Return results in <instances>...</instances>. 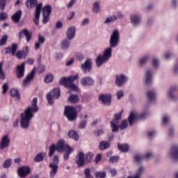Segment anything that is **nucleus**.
Segmentation results:
<instances>
[{"mask_svg":"<svg viewBox=\"0 0 178 178\" xmlns=\"http://www.w3.org/2000/svg\"><path fill=\"white\" fill-rule=\"evenodd\" d=\"M120 35L118 30H114L110 37V47L107 48L103 53V56H98L96 59V65L97 67L102 66L109 60L112 56V48H116L120 42Z\"/></svg>","mask_w":178,"mask_h":178,"instance_id":"nucleus-1","label":"nucleus"},{"mask_svg":"<svg viewBox=\"0 0 178 178\" xmlns=\"http://www.w3.org/2000/svg\"><path fill=\"white\" fill-rule=\"evenodd\" d=\"M38 112V106H37V97L33 98L31 106L25 110L24 113H21V127L22 129H29L30 120L34 116L33 113Z\"/></svg>","mask_w":178,"mask_h":178,"instance_id":"nucleus-2","label":"nucleus"},{"mask_svg":"<svg viewBox=\"0 0 178 178\" xmlns=\"http://www.w3.org/2000/svg\"><path fill=\"white\" fill-rule=\"evenodd\" d=\"M77 79H79V74L70 76L68 78L63 77L60 78L59 83L61 86H64L65 88H70V90L77 91L79 88L77 86H76V85L73 84V81H74V80H77Z\"/></svg>","mask_w":178,"mask_h":178,"instance_id":"nucleus-3","label":"nucleus"},{"mask_svg":"<svg viewBox=\"0 0 178 178\" xmlns=\"http://www.w3.org/2000/svg\"><path fill=\"white\" fill-rule=\"evenodd\" d=\"M64 115L70 122H73V120H75L76 118H77L76 108L70 106H67L65 107Z\"/></svg>","mask_w":178,"mask_h":178,"instance_id":"nucleus-4","label":"nucleus"},{"mask_svg":"<svg viewBox=\"0 0 178 178\" xmlns=\"http://www.w3.org/2000/svg\"><path fill=\"white\" fill-rule=\"evenodd\" d=\"M60 97V90L59 88H54L47 95V99L49 105H54V98L58 99Z\"/></svg>","mask_w":178,"mask_h":178,"instance_id":"nucleus-5","label":"nucleus"},{"mask_svg":"<svg viewBox=\"0 0 178 178\" xmlns=\"http://www.w3.org/2000/svg\"><path fill=\"white\" fill-rule=\"evenodd\" d=\"M52 10V7L50 5L45 6L43 9V19L42 23L43 24H47V22H49V15H51V12Z\"/></svg>","mask_w":178,"mask_h":178,"instance_id":"nucleus-6","label":"nucleus"},{"mask_svg":"<svg viewBox=\"0 0 178 178\" xmlns=\"http://www.w3.org/2000/svg\"><path fill=\"white\" fill-rule=\"evenodd\" d=\"M26 67V63H22L20 65H17L15 69V74L17 79H22L24 76V69Z\"/></svg>","mask_w":178,"mask_h":178,"instance_id":"nucleus-7","label":"nucleus"},{"mask_svg":"<svg viewBox=\"0 0 178 178\" xmlns=\"http://www.w3.org/2000/svg\"><path fill=\"white\" fill-rule=\"evenodd\" d=\"M10 144V139L9 136H4L2 137L0 141V149H5V148H8Z\"/></svg>","mask_w":178,"mask_h":178,"instance_id":"nucleus-8","label":"nucleus"},{"mask_svg":"<svg viewBox=\"0 0 178 178\" xmlns=\"http://www.w3.org/2000/svg\"><path fill=\"white\" fill-rule=\"evenodd\" d=\"M41 9H42V3H39L36 6L35 8V19H33V22L36 26H38V22L40 20V15L41 13Z\"/></svg>","mask_w":178,"mask_h":178,"instance_id":"nucleus-9","label":"nucleus"},{"mask_svg":"<svg viewBox=\"0 0 178 178\" xmlns=\"http://www.w3.org/2000/svg\"><path fill=\"white\" fill-rule=\"evenodd\" d=\"M81 84L83 86V87H87L90 86H93L94 85V79L90 76H85L83 77L81 79Z\"/></svg>","mask_w":178,"mask_h":178,"instance_id":"nucleus-10","label":"nucleus"},{"mask_svg":"<svg viewBox=\"0 0 178 178\" xmlns=\"http://www.w3.org/2000/svg\"><path fill=\"white\" fill-rule=\"evenodd\" d=\"M34 73H35V70H32L30 74H29L24 79L22 86L23 87H26L30 84V81L34 79Z\"/></svg>","mask_w":178,"mask_h":178,"instance_id":"nucleus-11","label":"nucleus"},{"mask_svg":"<svg viewBox=\"0 0 178 178\" xmlns=\"http://www.w3.org/2000/svg\"><path fill=\"white\" fill-rule=\"evenodd\" d=\"M92 62H91V59L86 60L83 64H81V69H83L85 73L88 72H91L92 69Z\"/></svg>","mask_w":178,"mask_h":178,"instance_id":"nucleus-12","label":"nucleus"},{"mask_svg":"<svg viewBox=\"0 0 178 178\" xmlns=\"http://www.w3.org/2000/svg\"><path fill=\"white\" fill-rule=\"evenodd\" d=\"M69 145H67L65 144V140H60L57 143V145H56V149L58 152H63V151L67 150V147Z\"/></svg>","mask_w":178,"mask_h":178,"instance_id":"nucleus-13","label":"nucleus"},{"mask_svg":"<svg viewBox=\"0 0 178 178\" xmlns=\"http://www.w3.org/2000/svg\"><path fill=\"white\" fill-rule=\"evenodd\" d=\"M112 96L111 95H102L99 97V99L102 101L104 105H111V99Z\"/></svg>","mask_w":178,"mask_h":178,"instance_id":"nucleus-14","label":"nucleus"},{"mask_svg":"<svg viewBox=\"0 0 178 178\" xmlns=\"http://www.w3.org/2000/svg\"><path fill=\"white\" fill-rule=\"evenodd\" d=\"M30 168L29 167H21L18 169V175L19 177L24 178L26 176L29 175Z\"/></svg>","mask_w":178,"mask_h":178,"instance_id":"nucleus-15","label":"nucleus"},{"mask_svg":"<svg viewBox=\"0 0 178 178\" xmlns=\"http://www.w3.org/2000/svg\"><path fill=\"white\" fill-rule=\"evenodd\" d=\"M66 35L68 40H73L76 35V27H70L66 31Z\"/></svg>","mask_w":178,"mask_h":178,"instance_id":"nucleus-16","label":"nucleus"},{"mask_svg":"<svg viewBox=\"0 0 178 178\" xmlns=\"http://www.w3.org/2000/svg\"><path fill=\"white\" fill-rule=\"evenodd\" d=\"M124 83H126V76L124 74H120L116 76L115 84L118 86V87H122Z\"/></svg>","mask_w":178,"mask_h":178,"instance_id":"nucleus-17","label":"nucleus"},{"mask_svg":"<svg viewBox=\"0 0 178 178\" xmlns=\"http://www.w3.org/2000/svg\"><path fill=\"white\" fill-rule=\"evenodd\" d=\"M76 163L78 166H83L84 165V153L80 152L76 157Z\"/></svg>","mask_w":178,"mask_h":178,"instance_id":"nucleus-18","label":"nucleus"},{"mask_svg":"<svg viewBox=\"0 0 178 178\" xmlns=\"http://www.w3.org/2000/svg\"><path fill=\"white\" fill-rule=\"evenodd\" d=\"M16 51H17V44L16 43H13L11 47L6 48V54H11L13 56L16 54Z\"/></svg>","mask_w":178,"mask_h":178,"instance_id":"nucleus-19","label":"nucleus"},{"mask_svg":"<svg viewBox=\"0 0 178 178\" xmlns=\"http://www.w3.org/2000/svg\"><path fill=\"white\" fill-rule=\"evenodd\" d=\"M22 15H23L22 10H19L13 14V15L11 17V19L14 23H19V22H20V19H22Z\"/></svg>","mask_w":178,"mask_h":178,"instance_id":"nucleus-20","label":"nucleus"},{"mask_svg":"<svg viewBox=\"0 0 178 178\" xmlns=\"http://www.w3.org/2000/svg\"><path fill=\"white\" fill-rule=\"evenodd\" d=\"M152 157V153L147 152L145 156H140V155H136L135 156V161L136 163H140V161H143L144 158L147 160L149 159V158Z\"/></svg>","mask_w":178,"mask_h":178,"instance_id":"nucleus-21","label":"nucleus"},{"mask_svg":"<svg viewBox=\"0 0 178 178\" xmlns=\"http://www.w3.org/2000/svg\"><path fill=\"white\" fill-rule=\"evenodd\" d=\"M49 168H50L51 169L50 171V177H54L55 175H56V173H58V169L59 167L56 164L50 163L49 165Z\"/></svg>","mask_w":178,"mask_h":178,"instance_id":"nucleus-22","label":"nucleus"},{"mask_svg":"<svg viewBox=\"0 0 178 178\" xmlns=\"http://www.w3.org/2000/svg\"><path fill=\"white\" fill-rule=\"evenodd\" d=\"M23 34L25 35L26 40L29 42L31 40V33L27 31V29H23L22 31L19 32V38L22 40L23 38Z\"/></svg>","mask_w":178,"mask_h":178,"instance_id":"nucleus-23","label":"nucleus"},{"mask_svg":"<svg viewBox=\"0 0 178 178\" xmlns=\"http://www.w3.org/2000/svg\"><path fill=\"white\" fill-rule=\"evenodd\" d=\"M29 54V47H26L25 50L18 51L16 54V56L18 59H23L26 58V55Z\"/></svg>","mask_w":178,"mask_h":178,"instance_id":"nucleus-24","label":"nucleus"},{"mask_svg":"<svg viewBox=\"0 0 178 178\" xmlns=\"http://www.w3.org/2000/svg\"><path fill=\"white\" fill-rule=\"evenodd\" d=\"M170 155L172 156L173 159L175 161H178V146L174 145L172 147V152L170 153Z\"/></svg>","mask_w":178,"mask_h":178,"instance_id":"nucleus-25","label":"nucleus"},{"mask_svg":"<svg viewBox=\"0 0 178 178\" xmlns=\"http://www.w3.org/2000/svg\"><path fill=\"white\" fill-rule=\"evenodd\" d=\"M93 7H92V12L93 13H99L101 12V7L99 5H101V1H96L95 3H93Z\"/></svg>","mask_w":178,"mask_h":178,"instance_id":"nucleus-26","label":"nucleus"},{"mask_svg":"<svg viewBox=\"0 0 178 178\" xmlns=\"http://www.w3.org/2000/svg\"><path fill=\"white\" fill-rule=\"evenodd\" d=\"M148 113H142L140 115L137 113V112H134V122L137 121V120H144L147 118Z\"/></svg>","mask_w":178,"mask_h":178,"instance_id":"nucleus-27","label":"nucleus"},{"mask_svg":"<svg viewBox=\"0 0 178 178\" xmlns=\"http://www.w3.org/2000/svg\"><path fill=\"white\" fill-rule=\"evenodd\" d=\"M38 1L37 0H27L26 2V7L28 9H31L35 8V6H38Z\"/></svg>","mask_w":178,"mask_h":178,"instance_id":"nucleus-28","label":"nucleus"},{"mask_svg":"<svg viewBox=\"0 0 178 178\" xmlns=\"http://www.w3.org/2000/svg\"><path fill=\"white\" fill-rule=\"evenodd\" d=\"M109 147H111V144L108 141H102L99 144V149H100V151L108 149Z\"/></svg>","mask_w":178,"mask_h":178,"instance_id":"nucleus-29","label":"nucleus"},{"mask_svg":"<svg viewBox=\"0 0 178 178\" xmlns=\"http://www.w3.org/2000/svg\"><path fill=\"white\" fill-rule=\"evenodd\" d=\"M68 101L70 104H77L80 101V97L77 95H71L68 97Z\"/></svg>","mask_w":178,"mask_h":178,"instance_id":"nucleus-30","label":"nucleus"},{"mask_svg":"<svg viewBox=\"0 0 178 178\" xmlns=\"http://www.w3.org/2000/svg\"><path fill=\"white\" fill-rule=\"evenodd\" d=\"M178 90V87L175 86L170 88V90H169V98L172 100V101H176L177 99L175 98V97L173 96V92Z\"/></svg>","mask_w":178,"mask_h":178,"instance_id":"nucleus-31","label":"nucleus"},{"mask_svg":"<svg viewBox=\"0 0 178 178\" xmlns=\"http://www.w3.org/2000/svg\"><path fill=\"white\" fill-rule=\"evenodd\" d=\"M146 95L149 102H152L155 101V97H156L155 91L154 90L147 91Z\"/></svg>","mask_w":178,"mask_h":178,"instance_id":"nucleus-32","label":"nucleus"},{"mask_svg":"<svg viewBox=\"0 0 178 178\" xmlns=\"http://www.w3.org/2000/svg\"><path fill=\"white\" fill-rule=\"evenodd\" d=\"M10 95L13 98H15L17 101H19V99H20V93H19V91L15 88L10 90Z\"/></svg>","mask_w":178,"mask_h":178,"instance_id":"nucleus-33","label":"nucleus"},{"mask_svg":"<svg viewBox=\"0 0 178 178\" xmlns=\"http://www.w3.org/2000/svg\"><path fill=\"white\" fill-rule=\"evenodd\" d=\"M68 137L73 138V140H75V141H78L79 138H80L77 132L73 130L69 131Z\"/></svg>","mask_w":178,"mask_h":178,"instance_id":"nucleus-34","label":"nucleus"},{"mask_svg":"<svg viewBox=\"0 0 178 178\" xmlns=\"http://www.w3.org/2000/svg\"><path fill=\"white\" fill-rule=\"evenodd\" d=\"M152 81V71L151 70H147L146 72V79L145 83L146 84L151 83Z\"/></svg>","mask_w":178,"mask_h":178,"instance_id":"nucleus-35","label":"nucleus"},{"mask_svg":"<svg viewBox=\"0 0 178 178\" xmlns=\"http://www.w3.org/2000/svg\"><path fill=\"white\" fill-rule=\"evenodd\" d=\"M118 148L121 152H127L129 151V145L127 144H118Z\"/></svg>","mask_w":178,"mask_h":178,"instance_id":"nucleus-36","label":"nucleus"},{"mask_svg":"<svg viewBox=\"0 0 178 178\" xmlns=\"http://www.w3.org/2000/svg\"><path fill=\"white\" fill-rule=\"evenodd\" d=\"M66 152L64 154V159L67 161L69 159V155L73 152V149L69 146H67Z\"/></svg>","mask_w":178,"mask_h":178,"instance_id":"nucleus-37","label":"nucleus"},{"mask_svg":"<svg viewBox=\"0 0 178 178\" xmlns=\"http://www.w3.org/2000/svg\"><path fill=\"white\" fill-rule=\"evenodd\" d=\"M45 156V153H39L37 154L35 158V162H41V161H44V157Z\"/></svg>","mask_w":178,"mask_h":178,"instance_id":"nucleus-38","label":"nucleus"},{"mask_svg":"<svg viewBox=\"0 0 178 178\" xmlns=\"http://www.w3.org/2000/svg\"><path fill=\"white\" fill-rule=\"evenodd\" d=\"M70 47V42L67 39H65L61 42V47L62 49H68V48Z\"/></svg>","mask_w":178,"mask_h":178,"instance_id":"nucleus-39","label":"nucleus"},{"mask_svg":"<svg viewBox=\"0 0 178 178\" xmlns=\"http://www.w3.org/2000/svg\"><path fill=\"white\" fill-rule=\"evenodd\" d=\"M95 177L96 178H105V177H106V172H105V171L95 172Z\"/></svg>","mask_w":178,"mask_h":178,"instance_id":"nucleus-40","label":"nucleus"},{"mask_svg":"<svg viewBox=\"0 0 178 178\" xmlns=\"http://www.w3.org/2000/svg\"><path fill=\"white\" fill-rule=\"evenodd\" d=\"M129 127V124L127 123V120H123L121 121L120 129V130H126Z\"/></svg>","mask_w":178,"mask_h":178,"instance_id":"nucleus-41","label":"nucleus"},{"mask_svg":"<svg viewBox=\"0 0 178 178\" xmlns=\"http://www.w3.org/2000/svg\"><path fill=\"white\" fill-rule=\"evenodd\" d=\"M12 165V159H8L3 163V168L8 169Z\"/></svg>","mask_w":178,"mask_h":178,"instance_id":"nucleus-42","label":"nucleus"},{"mask_svg":"<svg viewBox=\"0 0 178 178\" xmlns=\"http://www.w3.org/2000/svg\"><path fill=\"white\" fill-rule=\"evenodd\" d=\"M128 122H129V126H131V124H133V123L134 122V111H131L128 117Z\"/></svg>","mask_w":178,"mask_h":178,"instance_id":"nucleus-43","label":"nucleus"},{"mask_svg":"<svg viewBox=\"0 0 178 178\" xmlns=\"http://www.w3.org/2000/svg\"><path fill=\"white\" fill-rule=\"evenodd\" d=\"M85 178H94V176L91 175V170L86 168L84 170Z\"/></svg>","mask_w":178,"mask_h":178,"instance_id":"nucleus-44","label":"nucleus"},{"mask_svg":"<svg viewBox=\"0 0 178 178\" xmlns=\"http://www.w3.org/2000/svg\"><path fill=\"white\" fill-rule=\"evenodd\" d=\"M116 19H118V17H116L115 15H112L106 18V19L104 21V23H112V22H115Z\"/></svg>","mask_w":178,"mask_h":178,"instance_id":"nucleus-45","label":"nucleus"},{"mask_svg":"<svg viewBox=\"0 0 178 178\" xmlns=\"http://www.w3.org/2000/svg\"><path fill=\"white\" fill-rule=\"evenodd\" d=\"M54 80V75L47 74L44 78V83H51Z\"/></svg>","mask_w":178,"mask_h":178,"instance_id":"nucleus-46","label":"nucleus"},{"mask_svg":"<svg viewBox=\"0 0 178 178\" xmlns=\"http://www.w3.org/2000/svg\"><path fill=\"white\" fill-rule=\"evenodd\" d=\"M56 149V146L55 145H52L49 147V156H52L54 154H55V150Z\"/></svg>","mask_w":178,"mask_h":178,"instance_id":"nucleus-47","label":"nucleus"},{"mask_svg":"<svg viewBox=\"0 0 178 178\" xmlns=\"http://www.w3.org/2000/svg\"><path fill=\"white\" fill-rule=\"evenodd\" d=\"M143 172H144V168L143 167L139 168V169L138 170V171L136 172L134 176V178H140Z\"/></svg>","mask_w":178,"mask_h":178,"instance_id":"nucleus-48","label":"nucleus"},{"mask_svg":"<svg viewBox=\"0 0 178 178\" xmlns=\"http://www.w3.org/2000/svg\"><path fill=\"white\" fill-rule=\"evenodd\" d=\"M7 41H8V35H4L0 40V47H2V45H5Z\"/></svg>","mask_w":178,"mask_h":178,"instance_id":"nucleus-49","label":"nucleus"},{"mask_svg":"<svg viewBox=\"0 0 178 178\" xmlns=\"http://www.w3.org/2000/svg\"><path fill=\"white\" fill-rule=\"evenodd\" d=\"M141 23V17L140 15H134V24L137 26V24H140Z\"/></svg>","mask_w":178,"mask_h":178,"instance_id":"nucleus-50","label":"nucleus"},{"mask_svg":"<svg viewBox=\"0 0 178 178\" xmlns=\"http://www.w3.org/2000/svg\"><path fill=\"white\" fill-rule=\"evenodd\" d=\"M111 126L113 129V133H116L117 131H119V129H120V126L115 125V124H113V122H111Z\"/></svg>","mask_w":178,"mask_h":178,"instance_id":"nucleus-51","label":"nucleus"},{"mask_svg":"<svg viewBox=\"0 0 178 178\" xmlns=\"http://www.w3.org/2000/svg\"><path fill=\"white\" fill-rule=\"evenodd\" d=\"M147 60H148V56H145L143 58L140 59V64L141 65H145V63H147Z\"/></svg>","mask_w":178,"mask_h":178,"instance_id":"nucleus-52","label":"nucleus"},{"mask_svg":"<svg viewBox=\"0 0 178 178\" xmlns=\"http://www.w3.org/2000/svg\"><path fill=\"white\" fill-rule=\"evenodd\" d=\"M92 156H94V154L91 152H88L86 156V161L88 162H91V160L92 159Z\"/></svg>","mask_w":178,"mask_h":178,"instance_id":"nucleus-53","label":"nucleus"},{"mask_svg":"<svg viewBox=\"0 0 178 178\" xmlns=\"http://www.w3.org/2000/svg\"><path fill=\"white\" fill-rule=\"evenodd\" d=\"M122 115H123V110H122L119 113L115 114L114 119L120 120V119H122Z\"/></svg>","mask_w":178,"mask_h":178,"instance_id":"nucleus-54","label":"nucleus"},{"mask_svg":"<svg viewBox=\"0 0 178 178\" xmlns=\"http://www.w3.org/2000/svg\"><path fill=\"white\" fill-rule=\"evenodd\" d=\"M10 0H1L0 1V6H1L2 10L5 9V6L8 2H9Z\"/></svg>","mask_w":178,"mask_h":178,"instance_id":"nucleus-55","label":"nucleus"},{"mask_svg":"<svg viewBox=\"0 0 178 178\" xmlns=\"http://www.w3.org/2000/svg\"><path fill=\"white\" fill-rule=\"evenodd\" d=\"M86 125H87V122H86V120H82L79 122V128L85 129Z\"/></svg>","mask_w":178,"mask_h":178,"instance_id":"nucleus-56","label":"nucleus"},{"mask_svg":"<svg viewBox=\"0 0 178 178\" xmlns=\"http://www.w3.org/2000/svg\"><path fill=\"white\" fill-rule=\"evenodd\" d=\"M116 95L118 99H120V98H123V97H124V93L123 92V90H119L117 92Z\"/></svg>","mask_w":178,"mask_h":178,"instance_id":"nucleus-57","label":"nucleus"},{"mask_svg":"<svg viewBox=\"0 0 178 178\" xmlns=\"http://www.w3.org/2000/svg\"><path fill=\"white\" fill-rule=\"evenodd\" d=\"M0 79L3 80L5 79V73L2 71V63H0Z\"/></svg>","mask_w":178,"mask_h":178,"instance_id":"nucleus-58","label":"nucleus"},{"mask_svg":"<svg viewBox=\"0 0 178 178\" xmlns=\"http://www.w3.org/2000/svg\"><path fill=\"white\" fill-rule=\"evenodd\" d=\"M8 19V15L6 13H0V20L3 21L6 20Z\"/></svg>","mask_w":178,"mask_h":178,"instance_id":"nucleus-59","label":"nucleus"},{"mask_svg":"<svg viewBox=\"0 0 178 178\" xmlns=\"http://www.w3.org/2000/svg\"><path fill=\"white\" fill-rule=\"evenodd\" d=\"M159 64V61L158 60V59L154 58L152 63V65L153 66V67L157 68Z\"/></svg>","mask_w":178,"mask_h":178,"instance_id":"nucleus-60","label":"nucleus"},{"mask_svg":"<svg viewBox=\"0 0 178 178\" xmlns=\"http://www.w3.org/2000/svg\"><path fill=\"white\" fill-rule=\"evenodd\" d=\"M109 161L111 163H114V162H118V161H119V156H111Z\"/></svg>","mask_w":178,"mask_h":178,"instance_id":"nucleus-61","label":"nucleus"},{"mask_svg":"<svg viewBox=\"0 0 178 178\" xmlns=\"http://www.w3.org/2000/svg\"><path fill=\"white\" fill-rule=\"evenodd\" d=\"M3 88V94H6V91L9 90V85L8 83H4L2 86Z\"/></svg>","mask_w":178,"mask_h":178,"instance_id":"nucleus-62","label":"nucleus"},{"mask_svg":"<svg viewBox=\"0 0 178 178\" xmlns=\"http://www.w3.org/2000/svg\"><path fill=\"white\" fill-rule=\"evenodd\" d=\"M51 163L58 165V164L59 163V158L58 157V156H54L53 162H51Z\"/></svg>","mask_w":178,"mask_h":178,"instance_id":"nucleus-63","label":"nucleus"},{"mask_svg":"<svg viewBox=\"0 0 178 178\" xmlns=\"http://www.w3.org/2000/svg\"><path fill=\"white\" fill-rule=\"evenodd\" d=\"M39 44H44L45 42V38L42 37V35H38V42Z\"/></svg>","mask_w":178,"mask_h":178,"instance_id":"nucleus-64","label":"nucleus"}]
</instances>
